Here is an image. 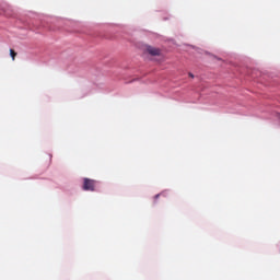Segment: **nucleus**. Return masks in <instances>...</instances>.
Instances as JSON below:
<instances>
[{"label":"nucleus","instance_id":"1","mask_svg":"<svg viewBox=\"0 0 280 280\" xmlns=\"http://www.w3.org/2000/svg\"><path fill=\"white\" fill-rule=\"evenodd\" d=\"M95 185L97 182L91 178H83V190L84 191H95Z\"/></svg>","mask_w":280,"mask_h":280},{"label":"nucleus","instance_id":"2","mask_svg":"<svg viewBox=\"0 0 280 280\" xmlns=\"http://www.w3.org/2000/svg\"><path fill=\"white\" fill-rule=\"evenodd\" d=\"M147 51L150 54V56H161V49L153 46H148Z\"/></svg>","mask_w":280,"mask_h":280},{"label":"nucleus","instance_id":"3","mask_svg":"<svg viewBox=\"0 0 280 280\" xmlns=\"http://www.w3.org/2000/svg\"><path fill=\"white\" fill-rule=\"evenodd\" d=\"M10 56H11L12 60H15L16 51H14V49H10Z\"/></svg>","mask_w":280,"mask_h":280},{"label":"nucleus","instance_id":"4","mask_svg":"<svg viewBox=\"0 0 280 280\" xmlns=\"http://www.w3.org/2000/svg\"><path fill=\"white\" fill-rule=\"evenodd\" d=\"M189 78H194V73L189 72L188 73Z\"/></svg>","mask_w":280,"mask_h":280},{"label":"nucleus","instance_id":"5","mask_svg":"<svg viewBox=\"0 0 280 280\" xmlns=\"http://www.w3.org/2000/svg\"><path fill=\"white\" fill-rule=\"evenodd\" d=\"M160 196H161V195H155V196H154L155 200L159 199Z\"/></svg>","mask_w":280,"mask_h":280}]
</instances>
